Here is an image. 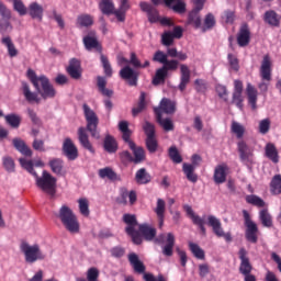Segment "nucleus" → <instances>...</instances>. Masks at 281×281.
<instances>
[{
    "mask_svg": "<svg viewBox=\"0 0 281 281\" xmlns=\"http://www.w3.org/2000/svg\"><path fill=\"white\" fill-rule=\"evenodd\" d=\"M216 25V19L214 18V14L209 13L206 14L204 19V26H203V32H207V30H212Z\"/></svg>",
    "mask_w": 281,
    "mask_h": 281,
    "instance_id": "obj_57",
    "label": "nucleus"
},
{
    "mask_svg": "<svg viewBox=\"0 0 281 281\" xmlns=\"http://www.w3.org/2000/svg\"><path fill=\"white\" fill-rule=\"evenodd\" d=\"M259 218L263 227H271L273 225V221L271 220V214H269L268 210H261L259 213Z\"/></svg>",
    "mask_w": 281,
    "mask_h": 281,
    "instance_id": "obj_52",
    "label": "nucleus"
},
{
    "mask_svg": "<svg viewBox=\"0 0 281 281\" xmlns=\"http://www.w3.org/2000/svg\"><path fill=\"white\" fill-rule=\"evenodd\" d=\"M146 148L149 153L154 154L157 153V148H159V144L157 143V138L155 136L147 137L146 140Z\"/></svg>",
    "mask_w": 281,
    "mask_h": 281,
    "instance_id": "obj_55",
    "label": "nucleus"
},
{
    "mask_svg": "<svg viewBox=\"0 0 281 281\" xmlns=\"http://www.w3.org/2000/svg\"><path fill=\"white\" fill-rule=\"evenodd\" d=\"M176 111H177V102L168 98H162L159 103V106L154 109V113L156 115H164V113H166V115H173Z\"/></svg>",
    "mask_w": 281,
    "mask_h": 281,
    "instance_id": "obj_12",
    "label": "nucleus"
},
{
    "mask_svg": "<svg viewBox=\"0 0 281 281\" xmlns=\"http://www.w3.org/2000/svg\"><path fill=\"white\" fill-rule=\"evenodd\" d=\"M2 166L9 173L16 172V165L14 159L10 156L2 157Z\"/></svg>",
    "mask_w": 281,
    "mask_h": 281,
    "instance_id": "obj_49",
    "label": "nucleus"
},
{
    "mask_svg": "<svg viewBox=\"0 0 281 281\" xmlns=\"http://www.w3.org/2000/svg\"><path fill=\"white\" fill-rule=\"evenodd\" d=\"M146 137H155V125L148 121L143 125Z\"/></svg>",
    "mask_w": 281,
    "mask_h": 281,
    "instance_id": "obj_64",
    "label": "nucleus"
},
{
    "mask_svg": "<svg viewBox=\"0 0 281 281\" xmlns=\"http://www.w3.org/2000/svg\"><path fill=\"white\" fill-rule=\"evenodd\" d=\"M120 194L121 198H119V203H121V205H126V203H128V199H130V204L134 205L135 202L137 201V193L135 191H130L127 188H121L120 189Z\"/></svg>",
    "mask_w": 281,
    "mask_h": 281,
    "instance_id": "obj_21",
    "label": "nucleus"
},
{
    "mask_svg": "<svg viewBox=\"0 0 281 281\" xmlns=\"http://www.w3.org/2000/svg\"><path fill=\"white\" fill-rule=\"evenodd\" d=\"M4 120L11 128H19V126H21V116L18 114H8L4 116Z\"/></svg>",
    "mask_w": 281,
    "mask_h": 281,
    "instance_id": "obj_48",
    "label": "nucleus"
},
{
    "mask_svg": "<svg viewBox=\"0 0 281 281\" xmlns=\"http://www.w3.org/2000/svg\"><path fill=\"white\" fill-rule=\"evenodd\" d=\"M56 183V178L52 176V173H49L47 170H44L42 176H38V173L35 176V184L37 188H40L42 192H45L49 196H55Z\"/></svg>",
    "mask_w": 281,
    "mask_h": 281,
    "instance_id": "obj_7",
    "label": "nucleus"
},
{
    "mask_svg": "<svg viewBox=\"0 0 281 281\" xmlns=\"http://www.w3.org/2000/svg\"><path fill=\"white\" fill-rule=\"evenodd\" d=\"M135 179L136 183H138L139 186H146V183H150L153 178L150 177V173L146 171V168H140L136 172Z\"/></svg>",
    "mask_w": 281,
    "mask_h": 281,
    "instance_id": "obj_37",
    "label": "nucleus"
},
{
    "mask_svg": "<svg viewBox=\"0 0 281 281\" xmlns=\"http://www.w3.org/2000/svg\"><path fill=\"white\" fill-rule=\"evenodd\" d=\"M190 251L193 254L194 258L198 260H205V251L201 248L199 244L189 243Z\"/></svg>",
    "mask_w": 281,
    "mask_h": 281,
    "instance_id": "obj_45",
    "label": "nucleus"
},
{
    "mask_svg": "<svg viewBox=\"0 0 281 281\" xmlns=\"http://www.w3.org/2000/svg\"><path fill=\"white\" fill-rule=\"evenodd\" d=\"M165 4L178 14L186 13V2L183 0H165Z\"/></svg>",
    "mask_w": 281,
    "mask_h": 281,
    "instance_id": "obj_31",
    "label": "nucleus"
},
{
    "mask_svg": "<svg viewBox=\"0 0 281 281\" xmlns=\"http://www.w3.org/2000/svg\"><path fill=\"white\" fill-rule=\"evenodd\" d=\"M146 109V93L142 92L139 97V102L136 108H133L132 115L137 117L142 111Z\"/></svg>",
    "mask_w": 281,
    "mask_h": 281,
    "instance_id": "obj_50",
    "label": "nucleus"
},
{
    "mask_svg": "<svg viewBox=\"0 0 281 281\" xmlns=\"http://www.w3.org/2000/svg\"><path fill=\"white\" fill-rule=\"evenodd\" d=\"M161 43L165 45V47H170L172 43H175V36L172 35V32L167 31L161 35Z\"/></svg>",
    "mask_w": 281,
    "mask_h": 281,
    "instance_id": "obj_63",
    "label": "nucleus"
},
{
    "mask_svg": "<svg viewBox=\"0 0 281 281\" xmlns=\"http://www.w3.org/2000/svg\"><path fill=\"white\" fill-rule=\"evenodd\" d=\"M78 139L79 144H81V146L86 148V150H89V153H95V150L93 149V145H91V142H89V134H87V128H78Z\"/></svg>",
    "mask_w": 281,
    "mask_h": 281,
    "instance_id": "obj_25",
    "label": "nucleus"
},
{
    "mask_svg": "<svg viewBox=\"0 0 281 281\" xmlns=\"http://www.w3.org/2000/svg\"><path fill=\"white\" fill-rule=\"evenodd\" d=\"M199 12L200 11L193 9L189 13V22L193 23L195 27H201V15H199Z\"/></svg>",
    "mask_w": 281,
    "mask_h": 281,
    "instance_id": "obj_60",
    "label": "nucleus"
},
{
    "mask_svg": "<svg viewBox=\"0 0 281 281\" xmlns=\"http://www.w3.org/2000/svg\"><path fill=\"white\" fill-rule=\"evenodd\" d=\"M29 14L31 19H36L37 21H43V14L45 10L43 9V5H41L38 2H32L29 5Z\"/></svg>",
    "mask_w": 281,
    "mask_h": 281,
    "instance_id": "obj_27",
    "label": "nucleus"
},
{
    "mask_svg": "<svg viewBox=\"0 0 281 281\" xmlns=\"http://www.w3.org/2000/svg\"><path fill=\"white\" fill-rule=\"evenodd\" d=\"M27 76L37 92H33L30 89V85L25 81H22V93L26 102H35L36 104H41V98L42 100H52L56 98V89L45 75L38 77L34 70L29 69ZM38 94H41V98Z\"/></svg>",
    "mask_w": 281,
    "mask_h": 281,
    "instance_id": "obj_1",
    "label": "nucleus"
},
{
    "mask_svg": "<svg viewBox=\"0 0 281 281\" xmlns=\"http://www.w3.org/2000/svg\"><path fill=\"white\" fill-rule=\"evenodd\" d=\"M157 216H166V201L164 199L157 200L156 209L154 210Z\"/></svg>",
    "mask_w": 281,
    "mask_h": 281,
    "instance_id": "obj_61",
    "label": "nucleus"
},
{
    "mask_svg": "<svg viewBox=\"0 0 281 281\" xmlns=\"http://www.w3.org/2000/svg\"><path fill=\"white\" fill-rule=\"evenodd\" d=\"M67 72L74 80H80V78H82V66L80 60L77 58H71L69 60V66L67 67Z\"/></svg>",
    "mask_w": 281,
    "mask_h": 281,
    "instance_id": "obj_16",
    "label": "nucleus"
},
{
    "mask_svg": "<svg viewBox=\"0 0 281 281\" xmlns=\"http://www.w3.org/2000/svg\"><path fill=\"white\" fill-rule=\"evenodd\" d=\"M246 91L248 95V102L252 111H256V109H258V106L256 105L258 102V90H256V88L251 83H248Z\"/></svg>",
    "mask_w": 281,
    "mask_h": 281,
    "instance_id": "obj_32",
    "label": "nucleus"
},
{
    "mask_svg": "<svg viewBox=\"0 0 281 281\" xmlns=\"http://www.w3.org/2000/svg\"><path fill=\"white\" fill-rule=\"evenodd\" d=\"M83 45L87 52H98L100 54V60L103 67V71L108 78L113 76V68L111 67V61H109V57L102 54V45L98 41V35H95V31H90L87 36L83 37Z\"/></svg>",
    "mask_w": 281,
    "mask_h": 281,
    "instance_id": "obj_3",
    "label": "nucleus"
},
{
    "mask_svg": "<svg viewBox=\"0 0 281 281\" xmlns=\"http://www.w3.org/2000/svg\"><path fill=\"white\" fill-rule=\"evenodd\" d=\"M99 177L101 179H110V181H117L120 178L117 177V173L113 171V169L105 167L103 169L99 170Z\"/></svg>",
    "mask_w": 281,
    "mask_h": 281,
    "instance_id": "obj_43",
    "label": "nucleus"
},
{
    "mask_svg": "<svg viewBox=\"0 0 281 281\" xmlns=\"http://www.w3.org/2000/svg\"><path fill=\"white\" fill-rule=\"evenodd\" d=\"M139 233L144 236L145 240H155V237L157 236V229L148 224L139 225Z\"/></svg>",
    "mask_w": 281,
    "mask_h": 281,
    "instance_id": "obj_33",
    "label": "nucleus"
},
{
    "mask_svg": "<svg viewBox=\"0 0 281 281\" xmlns=\"http://www.w3.org/2000/svg\"><path fill=\"white\" fill-rule=\"evenodd\" d=\"M169 157L173 161V164H181V161H183V158L179 154V150L177 149V147L169 148Z\"/></svg>",
    "mask_w": 281,
    "mask_h": 281,
    "instance_id": "obj_62",
    "label": "nucleus"
},
{
    "mask_svg": "<svg viewBox=\"0 0 281 281\" xmlns=\"http://www.w3.org/2000/svg\"><path fill=\"white\" fill-rule=\"evenodd\" d=\"M97 87L99 93L104 95V98H113V90L106 88V78L102 76L97 77Z\"/></svg>",
    "mask_w": 281,
    "mask_h": 281,
    "instance_id": "obj_29",
    "label": "nucleus"
},
{
    "mask_svg": "<svg viewBox=\"0 0 281 281\" xmlns=\"http://www.w3.org/2000/svg\"><path fill=\"white\" fill-rule=\"evenodd\" d=\"M12 144L18 153H21V155H24L25 157H32V149L27 147L24 139L13 138Z\"/></svg>",
    "mask_w": 281,
    "mask_h": 281,
    "instance_id": "obj_28",
    "label": "nucleus"
},
{
    "mask_svg": "<svg viewBox=\"0 0 281 281\" xmlns=\"http://www.w3.org/2000/svg\"><path fill=\"white\" fill-rule=\"evenodd\" d=\"M131 150H133L134 164H142V161H144V159H146V153L144 151V148L137 147L135 145V143H134V148H131Z\"/></svg>",
    "mask_w": 281,
    "mask_h": 281,
    "instance_id": "obj_46",
    "label": "nucleus"
},
{
    "mask_svg": "<svg viewBox=\"0 0 281 281\" xmlns=\"http://www.w3.org/2000/svg\"><path fill=\"white\" fill-rule=\"evenodd\" d=\"M156 121L166 133L175 131V122H172V119H164V115H156Z\"/></svg>",
    "mask_w": 281,
    "mask_h": 281,
    "instance_id": "obj_35",
    "label": "nucleus"
},
{
    "mask_svg": "<svg viewBox=\"0 0 281 281\" xmlns=\"http://www.w3.org/2000/svg\"><path fill=\"white\" fill-rule=\"evenodd\" d=\"M83 115L87 122V131H89L91 137L94 139H100V132H98V124H100V119L95 111L91 110L87 103L82 105Z\"/></svg>",
    "mask_w": 281,
    "mask_h": 281,
    "instance_id": "obj_8",
    "label": "nucleus"
},
{
    "mask_svg": "<svg viewBox=\"0 0 281 281\" xmlns=\"http://www.w3.org/2000/svg\"><path fill=\"white\" fill-rule=\"evenodd\" d=\"M14 30L10 20H0V34L5 36V34H10Z\"/></svg>",
    "mask_w": 281,
    "mask_h": 281,
    "instance_id": "obj_54",
    "label": "nucleus"
},
{
    "mask_svg": "<svg viewBox=\"0 0 281 281\" xmlns=\"http://www.w3.org/2000/svg\"><path fill=\"white\" fill-rule=\"evenodd\" d=\"M266 157L272 161V164L280 162V154L278 153V148L273 143H268L265 147Z\"/></svg>",
    "mask_w": 281,
    "mask_h": 281,
    "instance_id": "obj_26",
    "label": "nucleus"
},
{
    "mask_svg": "<svg viewBox=\"0 0 281 281\" xmlns=\"http://www.w3.org/2000/svg\"><path fill=\"white\" fill-rule=\"evenodd\" d=\"M63 151L67 159H69L70 161H75V159H78V147H76L71 138H65L63 144Z\"/></svg>",
    "mask_w": 281,
    "mask_h": 281,
    "instance_id": "obj_15",
    "label": "nucleus"
},
{
    "mask_svg": "<svg viewBox=\"0 0 281 281\" xmlns=\"http://www.w3.org/2000/svg\"><path fill=\"white\" fill-rule=\"evenodd\" d=\"M265 21L268 25L273 27H280V15L276 11H267L265 14Z\"/></svg>",
    "mask_w": 281,
    "mask_h": 281,
    "instance_id": "obj_40",
    "label": "nucleus"
},
{
    "mask_svg": "<svg viewBox=\"0 0 281 281\" xmlns=\"http://www.w3.org/2000/svg\"><path fill=\"white\" fill-rule=\"evenodd\" d=\"M246 201L256 207H265V201L258 195H247Z\"/></svg>",
    "mask_w": 281,
    "mask_h": 281,
    "instance_id": "obj_59",
    "label": "nucleus"
},
{
    "mask_svg": "<svg viewBox=\"0 0 281 281\" xmlns=\"http://www.w3.org/2000/svg\"><path fill=\"white\" fill-rule=\"evenodd\" d=\"M231 131L236 135L237 139H243L245 136V126L236 121L232 122Z\"/></svg>",
    "mask_w": 281,
    "mask_h": 281,
    "instance_id": "obj_47",
    "label": "nucleus"
},
{
    "mask_svg": "<svg viewBox=\"0 0 281 281\" xmlns=\"http://www.w3.org/2000/svg\"><path fill=\"white\" fill-rule=\"evenodd\" d=\"M123 221L126 223L127 227L125 228L126 234H131L135 227H137V217L131 214H124Z\"/></svg>",
    "mask_w": 281,
    "mask_h": 281,
    "instance_id": "obj_42",
    "label": "nucleus"
},
{
    "mask_svg": "<svg viewBox=\"0 0 281 281\" xmlns=\"http://www.w3.org/2000/svg\"><path fill=\"white\" fill-rule=\"evenodd\" d=\"M182 170H183L188 181H191V183H196V181H199V176H196V173H194V170H196L194 165L184 162L182 165Z\"/></svg>",
    "mask_w": 281,
    "mask_h": 281,
    "instance_id": "obj_36",
    "label": "nucleus"
},
{
    "mask_svg": "<svg viewBox=\"0 0 281 281\" xmlns=\"http://www.w3.org/2000/svg\"><path fill=\"white\" fill-rule=\"evenodd\" d=\"M249 41H251V33L249 32V26L244 24L237 34V44L239 47H247V45H249Z\"/></svg>",
    "mask_w": 281,
    "mask_h": 281,
    "instance_id": "obj_22",
    "label": "nucleus"
},
{
    "mask_svg": "<svg viewBox=\"0 0 281 281\" xmlns=\"http://www.w3.org/2000/svg\"><path fill=\"white\" fill-rule=\"evenodd\" d=\"M192 72L190 71V67L186 64L180 65V83L178 86L179 91H186L188 85H190V78Z\"/></svg>",
    "mask_w": 281,
    "mask_h": 281,
    "instance_id": "obj_17",
    "label": "nucleus"
},
{
    "mask_svg": "<svg viewBox=\"0 0 281 281\" xmlns=\"http://www.w3.org/2000/svg\"><path fill=\"white\" fill-rule=\"evenodd\" d=\"M120 77L123 80H127L130 87H137V80L139 78V74L135 71V69L131 68V66H125L120 70Z\"/></svg>",
    "mask_w": 281,
    "mask_h": 281,
    "instance_id": "obj_13",
    "label": "nucleus"
},
{
    "mask_svg": "<svg viewBox=\"0 0 281 281\" xmlns=\"http://www.w3.org/2000/svg\"><path fill=\"white\" fill-rule=\"evenodd\" d=\"M272 194H281V175H276L270 183Z\"/></svg>",
    "mask_w": 281,
    "mask_h": 281,
    "instance_id": "obj_51",
    "label": "nucleus"
},
{
    "mask_svg": "<svg viewBox=\"0 0 281 281\" xmlns=\"http://www.w3.org/2000/svg\"><path fill=\"white\" fill-rule=\"evenodd\" d=\"M155 243H158V245H162V255L167 256V258L172 257V254H175V234L167 233L160 234L156 239Z\"/></svg>",
    "mask_w": 281,
    "mask_h": 281,
    "instance_id": "obj_9",
    "label": "nucleus"
},
{
    "mask_svg": "<svg viewBox=\"0 0 281 281\" xmlns=\"http://www.w3.org/2000/svg\"><path fill=\"white\" fill-rule=\"evenodd\" d=\"M238 256L240 260L239 273H241V276H249L254 268L251 267V262H249L247 250L245 248H240L238 251Z\"/></svg>",
    "mask_w": 281,
    "mask_h": 281,
    "instance_id": "obj_14",
    "label": "nucleus"
},
{
    "mask_svg": "<svg viewBox=\"0 0 281 281\" xmlns=\"http://www.w3.org/2000/svg\"><path fill=\"white\" fill-rule=\"evenodd\" d=\"M207 221L210 227H212L213 233L215 234V236H217V238H224L226 243H232V233H225L221 220H218L214 215H209Z\"/></svg>",
    "mask_w": 281,
    "mask_h": 281,
    "instance_id": "obj_11",
    "label": "nucleus"
},
{
    "mask_svg": "<svg viewBox=\"0 0 281 281\" xmlns=\"http://www.w3.org/2000/svg\"><path fill=\"white\" fill-rule=\"evenodd\" d=\"M237 150L241 161H251V157H254V148L249 147L245 140H240L237 144Z\"/></svg>",
    "mask_w": 281,
    "mask_h": 281,
    "instance_id": "obj_18",
    "label": "nucleus"
},
{
    "mask_svg": "<svg viewBox=\"0 0 281 281\" xmlns=\"http://www.w3.org/2000/svg\"><path fill=\"white\" fill-rule=\"evenodd\" d=\"M260 76L262 80H267V82L271 81V57H269V55L263 56Z\"/></svg>",
    "mask_w": 281,
    "mask_h": 281,
    "instance_id": "obj_24",
    "label": "nucleus"
},
{
    "mask_svg": "<svg viewBox=\"0 0 281 281\" xmlns=\"http://www.w3.org/2000/svg\"><path fill=\"white\" fill-rule=\"evenodd\" d=\"M139 8L143 12L147 13L148 21L150 23H157V21H159V11H157L153 4H148L147 2L142 1L139 3Z\"/></svg>",
    "mask_w": 281,
    "mask_h": 281,
    "instance_id": "obj_20",
    "label": "nucleus"
},
{
    "mask_svg": "<svg viewBox=\"0 0 281 281\" xmlns=\"http://www.w3.org/2000/svg\"><path fill=\"white\" fill-rule=\"evenodd\" d=\"M99 8L102 14H106L108 16L115 14V4H113V1L111 0H101Z\"/></svg>",
    "mask_w": 281,
    "mask_h": 281,
    "instance_id": "obj_38",
    "label": "nucleus"
},
{
    "mask_svg": "<svg viewBox=\"0 0 281 281\" xmlns=\"http://www.w3.org/2000/svg\"><path fill=\"white\" fill-rule=\"evenodd\" d=\"M229 172V167L226 164L217 165L214 170L213 179L215 183L221 184L227 181V173Z\"/></svg>",
    "mask_w": 281,
    "mask_h": 281,
    "instance_id": "obj_19",
    "label": "nucleus"
},
{
    "mask_svg": "<svg viewBox=\"0 0 281 281\" xmlns=\"http://www.w3.org/2000/svg\"><path fill=\"white\" fill-rule=\"evenodd\" d=\"M78 204L80 214H82V216H89V200L81 198L78 200Z\"/></svg>",
    "mask_w": 281,
    "mask_h": 281,
    "instance_id": "obj_58",
    "label": "nucleus"
},
{
    "mask_svg": "<svg viewBox=\"0 0 281 281\" xmlns=\"http://www.w3.org/2000/svg\"><path fill=\"white\" fill-rule=\"evenodd\" d=\"M131 8L128 4V0H121L120 8L114 11V15L116 16L117 21L124 23L126 21V11Z\"/></svg>",
    "mask_w": 281,
    "mask_h": 281,
    "instance_id": "obj_34",
    "label": "nucleus"
},
{
    "mask_svg": "<svg viewBox=\"0 0 281 281\" xmlns=\"http://www.w3.org/2000/svg\"><path fill=\"white\" fill-rule=\"evenodd\" d=\"M127 260L133 268L135 273H143V280L145 281H166L161 274L155 277L153 273H146V266L142 260H139V256L135 252H130L127 255Z\"/></svg>",
    "mask_w": 281,
    "mask_h": 281,
    "instance_id": "obj_6",
    "label": "nucleus"
},
{
    "mask_svg": "<svg viewBox=\"0 0 281 281\" xmlns=\"http://www.w3.org/2000/svg\"><path fill=\"white\" fill-rule=\"evenodd\" d=\"M57 218H59L65 229H67V232L70 234H78V232H80V223L78 222V217L69 206L63 205L59 209Z\"/></svg>",
    "mask_w": 281,
    "mask_h": 281,
    "instance_id": "obj_4",
    "label": "nucleus"
},
{
    "mask_svg": "<svg viewBox=\"0 0 281 281\" xmlns=\"http://www.w3.org/2000/svg\"><path fill=\"white\" fill-rule=\"evenodd\" d=\"M153 61L162 65V67L156 70V74L153 78L151 83L154 87H158V85H165L166 78H168V72L177 71V69H179V60L168 59V55L162 50H157L154 54Z\"/></svg>",
    "mask_w": 281,
    "mask_h": 281,
    "instance_id": "obj_2",
    "label": "nucleus"
},
{
    "mask_svg": "<svg viewBox=\"0 0 281 281\" xmlns=\"http://www.w3.org/2000/svg\"><path fill=\"white\" fill-rule=\"evenodd\" d=\"M13 10L20 14V16H25L27 14V7L21 0L13 1Z\"/></svg>",
    "mask_w": 281,
    "mask_h": 281,
    "instance_id": "obj_56",
    "label": "nucleus"
},
{
    "mask_svg": "<svg viewBox=\"0 0 281 281\" xmlns=\"http://www.w3.org/2000/svg\"><path fill=\"white\" fill-rule=\"evenodd\" d=\"M19 161H20V165L22 166V168H24V170L30 172V175H32L33 177H36L38 175L34 170V164L32 162V160H27L25 158H20Z\"/></svg>",
    "mask_w": 281,
    "mask_h": 281,
    "instance_id": "obj_53",
    "label": "nucleus"
},
{
    "mask_svg": "<svg viewBox=\"0 0 281 281\" xmlns=\"http://www.w3.org/2000/svg\"><path fill=\"white\" fill-rule=\"evenodd\" d=\"M103 146H104V150H106V153H110V154L117 153V142L111 135L105 136Z\"/></svg>",
    "mask_w": 281,
    "mask_h": 281,
    "instance_id": "obj_39",
    "label": "nucleus"
},
{
    "mask_svg": "<svg viewBox=\"0 0 281 281\" xmlns=\"http://www.w3.org/2000/svg\"><path fill=\"white\" fill-rule=\"evenodd\" d=\"M233 103L238 109H243V81L240 80L234 81Z\"/></svg>",
    "mask_w": 281,
    "mask_h": 281,
    "instance_id": "obj_23",
    "label": "nucleus"
},
{
    "mask_svg": "<svg viewBox=\"0 0 281 281\" xmlns=\"http://www.w3.org/2000/svg\"><path fill=\"white\" fill-rule=\"evenodd\" d=\"M48 165L52 169V172H54V175H58L59 177H63V168H65V165L61 159L59 158L52 159L49 160Z\"/></svg>",
    "mask_w": 281,
    "mask_h": 281,
    "instance_id": "obj_41",
    "label": "nucleus"
},
{
    "mask_svg": "<svg viewBox=\"0 0 281 281\" xmlns=\"http://www.w3.org/2000/svg\"><path fill=\"white\" fill-rule=\"evenodd\" d=\"M93 25V16L89 14H81L77 18L78 27H91Z\"/></svg>",
    "mask_w": 281,
    "mask_h": 281,
    "instance_id": "obj_44",
    "label": "nucleus"
},
{
    "mask_svg": "<svg viewBox=\"0 0 281 281\" xmlns=\"http://www.w3.org/2000/svg\"><path fill=\"white\" fill-rule=\"evenodd\" d=\"M243 214L246 226V239L248 240V243L256 244L258 243V225L255 224L254 221H251V216L249 215V212H247V210H244Z\"/></svg>",
    "mask_w": 281,
    "mask_h": 281,
    "instance_id": "obj_10",
    "label": "nucleus"
},
{
    "mask_svg": "<svg viewBox=\"0 0 281 281\" xmlns=\"http://www.w3.org/2000/svg\"><path fill=\"white\" fill-rule=\"evenodd\" d=\"M20 251H22L24 260L27 265H34V262L45 260L46 258L38 244L30 245V243L23 240L20 244Z\"/></svg>",
    "mask_w": 281,
    "mask_h": 281,
    "instance_id": "obj_5",
    "label": "nucleus"
},
{
    "mask_svg": "<svg viewBox=\"0 0 281 281\" xmlns=\"http://www.w3.org/2000/svg\"><path fill=\"white\" fill-rule=\"evenodd\" d=\"M1 44L4 45V47H7L10 58H16V56H19V49H16V46H14L12 37L3 36L1 38Z\"/></svg>",
    "mask_w": 281,
    "mask_h": 281,
    "instance_id": "obj_30",
    "label": "nucleus"
}]
</instances>
